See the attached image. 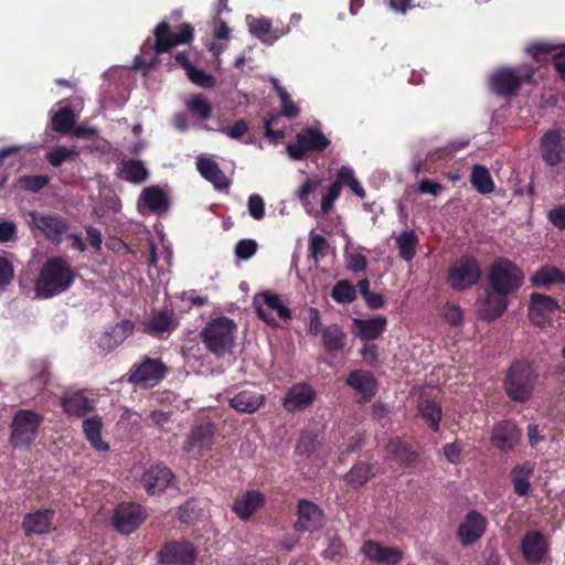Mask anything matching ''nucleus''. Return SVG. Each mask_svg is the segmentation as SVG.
Instances as JSON below:
<instances>
[{"label": "nucleus", "instance_id": "30", "mask_svg": "<svg viewBox=\"0 0 565 565\" xmlns=\"http://www.w3.org/2000/svg\"><path fill=\"white\" fill-rule=\"evenodd\" d=\"M353 333L363 342H373L380 339L387 328V318L376 316L371 319H353Z\"/></svg>", "mask_w": 565, "mask_h": 565}, {"label": "nucleus", "instance_id": "34", "mask_svg": "<svg viewBox=\"0 0 565 565\" xmlns=\"http://www.w3.org/2000/svg\"><path fill=\"white\" fill-rule=\"evenodd\" d=\"M61 405L68 416L82 417L94 408V401L82 391L66 392L61 398Z\"/></svg>", "mask_w": 565, "mask_h": 565}, {"label": "nucleus", "instance_id": "64", "mask_svg": "<svg viewBox=\"0 0 565 565\" xmlns=\"http://www.w3.org/2000/svg\"><path fill=\"white\" fill-rule=\"evenodd\" d=\"M443 317L451 327H458L462 322V310L459 306L447 303L443 310Z\"/></svg>", "mask_w": 565, "mask_h": 565}, {"label": "nucleus", "instance_id": "63", "mask_svg": "<svg viewBox=\"0 0 565 565\" xmlns=\"http://www.w3.org/2000/svg\"><path fill=\"white\" fill-rule=\"evenodd\" d=\"M546 217L554 227L565 231V204H558L548 210Z\"/></svg>", "mask_w": 565, "mask_h": 565}, {"label": "nucleus", "instance_id": "12", "mask_svg": "<svg viewBox=\"0 0 565 565\" xmlns=\"http://www.w3.org/2000/svg\"><path fill=\"white\" fill-rule=\"evenodd\" d=\"M147 513L142 505L132 502H121L114 511L113 525L121 534L135 532L146 520Z\"/></svg>", "mask_w": 565, "mask_h": 565}, {"label": "nucleus", "instance_id": "24", "mask_svg": "<svg viewBox=\"0 0 565 565\" xmlns=\"http://www.w3.org/2000/svg\"><path fill=\"white\" fill-rule=\"evenodd\" d=\"M173 481V472L162 465L150 466L141 477V483L150 495L163 492Z\"/></svg>", "mask_w": 565, "mask_h": 565}, {"label": "nucleus", "instance_id": "22", "mask_svg": "<svg viewBox=\"0 0 565 565\" xmlns=\"http://www.w3.org/2000/svg\"><path fill=\"white\" fill-rule=\"evenodd\" d=\"M489 84L498 96L513 97L520 90V76L514 67H503L490 76Z\"/></svg>", "mask_w": 565, "mask_h": 565}, {"label": "nucleus", "instance_id": "39", "mask_svg": "<svg viewBox=\"0 0 565 565\" xmlns=\"http://www.w3.org/2000/svg\"><path fill=\"white\" fill-rule=\"evenodd\" d=\"M386 449L394 460L403 467L413 466L418 458V454L399 438L391 439Z\"/></svg>", "mask_w": 565, "mask_h": 565}, {"label": "nucleus", "instance_id": "20", "mask_svg": "<svg viewBox=\"0 0 565 565\" xmlns=\"http://www.w3.org/2000/svg\"><path fill=\"white\" fill-rule=\"evenodd\" d=\"M487 525V519L478 511L471 510L458 526V539L463 546L472 545L484 534Z\"/></svg>", "mask_w": 565, "mask_h": 565}, {"label": "nucleus", "instance_id": "31", "mask_svg": "<svg viewBox=\"0 0 565 565\" xmlns=\"http://www.w3.org/2000/svg\"><path fill=\"white\" fill-rule=\"evenodd\" d=\"M541 153L544 162L550 167H556L563 161L565 149L562 145L559 130H548L541 138Z\"/></svg>", "mask_w": 565, "mask_h": 565}, {"label": "nucleus", "instance_id": "62", "mask_svg": "<svg viewBox=\"0 0 565 565\" xmlns=\"http://www.w3.org/2000/svg\"><path fill=\"white\" fill-rule=\"evenodd\" d=\"M339 183H332L321 199V212L327 215L333 209L335 200L340 196Z\"/></svg>", "mask_w": 565, "mask_h": 565}, {"label": "nucleus", "instance_id": "32", "mask_svg": "<svg viewBox=\"0 0 565 565\" xmlns=\"http://www.w3.org/2000/svg\"><path fill=\"white\" fill-rule=\"evenodd\" d=\"M264 504L265 495L259 491L249 490L234 501L232 510L241 520H248Z\"/></svg>", "mask_w": 565, "mask_h": 565}, {"label": "nucleus", "instance_id": "19", "mask_svg": "<svg viewBox=\"0 0 565 565\" xmlns=\"http://www.w3.org/2000/svg\"><path fill=\"white\" fill-rule=\"evenodd\" d=\"M522 436L521 429L512 420H500L494 424L491 434V444L504 451H511L519 444Z\"/></svg>", "mask_w": 565, "mask_h": 565}, {"label": "nucleus", "instance_id": "23", "mask_svg": "<svg viewBox=\"0 0 565 565\" xmlns=\"http://www.w3.org/2000/svg\"><path fill=\"white\" fill-rule=\"evenodd\" d=\"M361 552L372 562L383 565H397L403 561L404 552L397 547L384 546L377 541L367 540Z\"/></svg>", "mask_w": 565, "mask_h": 565}, {"label": "nucleus", "instance_id": "26", "mask_svg": "<svg viewBox=\"0 0 565 565\" xmlns=\"http://www.w3.org/2000/svg\"><path fill=\"white\" fill-rule=\"evenodd\" d=\"M508 296L488 287L486 297L479 300L478 311L482 320L491 321L501 317L508 308Z\"/></svg>", "mask_w": 565, "mask_h": 565}, {"label": "nucleus", "instance_id": "16", "mask_svg": "<svg viewBox=\"0 0 565 565\" xmlns=\"http://www.w3.org/2000/svg\"><path fill=\"white\" fill-rule=\"evenodd\" d=\"M557 310L559 305L553 297L539 292L530 296L529 319L533 324L543 327L552 320V315Z\"/></svg>", "mask_w": 565, "mask_h": 565}, {"label": "nucleus", "instance_id": "44", "mask_svg": "<svg viewBox=\"0 0 565 565\" xmlns=\"http://www.w3.org/2000/svg\"><path fill=\"white\" fill-rule=\"evenodd\" d=\"M558 45L553 44L548 41H533L527 44L526 53L540 65L543 66L553 60L555 51L558 50Z\"/></svg>", "mask_w": 565, "mask_h": 565}, {"label": "nucleus", "instance_id": "7", "mask_svg": "<svg viewBox=\"0 0 565 565\" xmlns=\"http://www.w3.org/2000/svg\"><path fill=\"white\" fill-rule=\"evenodd\" d=\"M331 141L317 127H307L296 134L295 142L286 146L287 152L292 160H303L309 152H323Z\"/></svg>", "mask_w": 565, "mask_h": 565}, {"label": "nucleus", "instance_id": "37", "mask_svg": "<svg viewBox=\"0 0 565 565\" xmlns=\"http://www.w3.org/2000/svg\"><path fill=\"white\" fill-rule=\"evenodd\" d=\"M321 341L326 352L338 353L345 347L347 333L341 326L333 323L323 328Z\"/></svg>", "mask_w": 565, "mask_h": 565}, {"label": "nucleus", "instance_id": "48", "mask_svg": "<svg viewBox=\"0 0 565 565\" xmlns=\"http://www.w3.org/2000/svg\"><path fill=\"white\" fill-rule=\"evenodd\" d=\"M141 199L145 205L153 212L168 207V198L159 186H149L142 191Z\"/></svg>", "mask_w": 565, "mask_h": 565}, {"label": "nucleus", "instance_id": "35", "mask_svg": "<svg viewBox=\"0 0 565 565\" xmlns=\"http://www.w3.org/2000/svg\"><path fill=\"white\" fill-rule=\"evenodd\" d=\"M530 282L535 288L548 290L553 286L565 285V271L554 265H543L530 277Z\"/></svg>", "mask_w": 565, "mask_h": 565}, {"label": "nucleus", "instance_id": "50", "mask_svg": "<svg viewBox=\"0 0 565 565\" xmlns=\"http://www.w3.org/2000/svg\"><path fill=\"white\" fill-rule=\"evenodd\" d=\"M172 323V316L167 311L154 312L145 326V331L149 334H159L168 331Z\"/></svg>", "mask_w": 565, "mask_h": 565}, {"label": "nucleus", "instance_id": "40", "mask_svg": "<svg viewBox=\"0 0 565 565\" xmlns=\"http://www.w3.org/2000/svg\"><path fill=\"white\" fill-rule=\"evenodd\" d=\"M375 476L374 465L364 461H358L344 475V481L352 488L356 489L364 486Z\"/></svg>", "mask_w": 565, "mask_h": 565}, {"label": "nucleus", "instance_id": "3", "mask_svg": "<svg viewBox=\"0 0 565 565\" xmlns=\"http://www.w3.org/2000/svg\"><path fill=\"white\" fill-rule=\"evenodd\" d=\"M537 374L531 363L520 360L507 371L504 390L508 397L518 403H526L533 395Z\"/></svg>", "mask_w": 565, "mask_h": 565}, {"label": "nucleus", "instance_id": "45", "mask_svg": "<svg viewBox=\"0 0 565 565\" xmlns=\"http://www.w3.org/2000/svg\"><path fill=\"white\" fill-rule=\"evenodd\" d=\"M470 183L480 194H490L494 191V181L487 167L476 164L470 174Z\"/></svg>", "mask_w": 565, "mask_h": 565}, {"label": "nucleus", "instance_id": "21", "mask_svg": "<svg viewBox=\"0 0 565 565\" xmlns=\"http://www.w3.org/2000/svg\"><path fill=\"white\" fill-rule=\"evenodd\" d=\"M297 508L298 519L295 523L297 532H313L322 526L323 511L316 503L300 499Z\"/></svg>", "mask_w": 565, "mask_h": 565}, {"label": "nucleus", "instance_id": "47", "mask_svg": "<svg viewBox=\"0 0 565 565\" xmlns=\"http://www.w3.org/2000/svg\"><path fill=\"white\" fill-rule=\"evenodd\" d=\"M186 109L200 120H209L212 117V104L202 95H192L185 102Z\"/></svg>", "mask_w": 565, "mask_h": 565}, {"label": "nucleus", "instance_id": "49", "mask_svg": "<svg viewBox=\"0 0 565 565\" xmlns=\"http://www.w3.org/2000/svg\"><path fill=\"white\" fill-rule=\"evenodd\" d=\"M75 122V115L71 107L58 109L52 117V130L60 134H67L72 130Z\"/></svg>", "mask_w": 565, "mask_h": 565}, {"label": "nucleus", "instance_id": "13", "mask_svg": "<svg viewBox=\"0 0 565 565\" xmlns=\"http://www.w3.org/2000/svg\"><path fill=\"white\" fill-rule=\"evenodd\" d=\"M161 565H194L196 550L189 541H171L166 543L157 553Z\"/></svg>", "mask_w": 565, "mask_h": 565}, {"label": "nucleus", "instance_id": "5", "mask_svg": "<svg viewBox=\"0 0 565 565\" xmlns=\"http://www.w3.org/2000/svg\"><path fill=\"white\" fill-rule=\"evenodd\" d=\"M489 287L498 294L510 296L515 294L524 282L522 269L505 257L497 258L489 268Z\"/></svg>", "mask_w": 565, "mask_h": 565}, {"label": "nucleus", "instance_id": "33", "mask_svg": "<svg viewBox=\"0 0 565 565\" xmlns=\"http://www.w3.org/2000/svg\"><path fill=\"white\" fill-rule=\"evenodd\" d=\"M521 551L527 562H542L546 553V542L543 534L539 531L526 532L521 542Z\"/></svg>", "mask_w": 565, "mask_h": 565}, {"label": "nucleus", "instance_id": "46", "mask_svg": "<svg viewBox=\"0 0 565 565\" xmlns=\"http://www.w3.org/2000/svg\"><path fill=\"white\" fill-rule=\"evenodd\" d=\"M33 374L29 385L34 394L41 393L51 380L50 365L46 361L40 360L32 364Z\"/></svg>", "mask_w": 565, "mask_h": 565}, {"label": "nucleus", "instance_id": "29", "mask_svg": "<svg viewBox=\"0 0 565 565\" xmlns=\"http://www.w3.org/2000/svg\"><path fill=\"white\" fill-rule=\"evenodd\" d=\"M134 329L135 323L132 321L127 319L121 320L99 337L97 345L103 352L109 353L131 335Z\"/></svg>", "mask_w": 565, "mask_h": 565}, {"label": "nucleus", "instance_id": "9", "mask_svg": "<svg viewBox=\"0 0 565 565\" xmlns=\"http://www.w3.org/2000/svg\"><path fill=\"white\" fill-rule=\"evenodd\" d=\"M44 418L36 412L19 409L11 424V441L14 446L29 447L38 437Z\"/></svg>", "mask_w": 565, "mask_h": 565}, {"label": "nucleus", "instance_id": "60", "mask_svg": "<svg viewBox=\"0 0 565 565\" xmlns=\"http://www.w3.org/2000/svg\"><path fill=\"white\" fill-rule=\"evenodd\" d=\"M179 520L184 524H192L199 516V512L196 510V504L193 499L185 501L179 508Z\"/></svg>", "mask_w": 565, "mask_h": 565}, {"label": "nucleus", "instance_id": "2", "mask_svg": "<svg viewBox=\"0 0 565 565\" xmlns=\"http://www.w3.org/2000/svg\"><path fill=\"white\" fill-rule=\"evenodd\" d=\"M76 273L63 257L49 258L41 267L34 284L39 298L47 299L67 291L74 284Z\"/></svg>", "mask_w": 565, "mask_h": 565}, {"label": "nucleus", "instance_id": "4", "mask_svg": "<svg viewBox=\"0 0 565 565\" xmlns=\"http://www.w3.org/2000/svg\"><path fill=\"white\" fill-rule=\"evenodd\" d=\"M236 324L227 317L212 319L200 332V338L207 351L223 356L234 347Z\"/></svg>", "mask_w": 565, "mask_h": 565}, {"label": "nucleus", "instance_id": "53", "mask_svg": "<svg viewBox=\"0 0 565 565\" xmlns=\"http://www.w3.org/2000/svg\"><path fill=\"white\" fill-rule=\"evenodd\" d=\"M329 248L330 245L326 237L313 232L310 233L309 252L310 256L315 258V260L318 262L320 258L324 257L328 254Z\"/></svg>", "mask_w": 565, "mask_h": 565}, {"label": "nucleus", "instance_id": "15", "mask_svg": "<svg viewBox=\"0 0 565 565\" xmlns=\"http://www.w3.org/2000/svg\"><path fill=\"white\" fill-rule=\"evenodd\" d=\"M246 23L249 33L266 45L274 44L281 36L290 32V24L274 26L271 21L266 17L256 18L247 15Z\"/></svg>", "mask_w": 565, "mask_h": 565}, {"label": "nucleus", "instance_id": "41", "mask_svg": "<svg viewBox=\"0 0 565 565\" xmlns=\"http://www.w3.org/2000/svg\"><path fill=\"white\" fill-rule=\"evenodd\" d=\"M418 242V236L414 230L402 231L397 236H395L399 257L405 262H412L416 255Z\"/></svg>", "mask_w": 565, "mask_h": 565}, {"label": "nucleus", "instance_id": "6", "mask_svg": "<svg viewBox=\"0 0 565 565\" xmlns=\"http://www.w3.org/2000/svg\"><path fill=\"white\" fill-rule=\"evenodd\" d=\"M482 276L480 263L473 255H462L450 266L447 282L455 291H465L479 284Z\"/></svg>", "mask_w": 565, "mask_h": 565}, {"label": "nucleus", "instance_id": "1", "mask_svg": "<svg viewBox=\"0 0 565 565\" xmlns=\"http://www.w3.org/2000/svg\"><path fill=\"white\" fill-rule=\"evenodd\" d=\"M154 39H148L141 46V52L135 57L134 68L149 71L159 64L158 55L169 52L179 44H189L194 38V29L190 23L180 25L178 32H172L168 22L162 21L153 30Z\"/></svg>", "mask_w": 565, "mask_h": 565}, {"label": "nucleus", "instance_id": "51", "mask_svg": "<svg viewBox=\"0 0 565 565\" xmlns=\"http://www.w3.org/2000/svg\"><path fill=\"white\" fill-rule=\"evenodd\" d=\"M331 297L338 303H351L356 298V288L349 280H340L333 286Z\"/></svg>", "mask_w": 565, "mask_h": 565}, {"label": "nucleus", "instance_id": "57", "mask_svg": "<svg viewBox=\"0 0 565 565\" xmlns=\"http://www.w3.org/2000/svg\"><path fill=\"white\" fill-rule=\"evenodd\" d=\"M318 441L315 434L306 431L302 433L297 446L296 452L300 456L309 457L317 450Z\"/></svg>", "mask_w": 565, "mask_h": 565}, {"label": "nucleus", "instance_id": "42", "mask_svg": "<svg viewBox=\"0 0 565 565\" xmlns=\"http://www.w3.org/2000/svg\"><path fill=\"white\" fill-rule=\"evenodd\" d=\"M102 427L103 423L98 416L87 418L83 422V431L92 447L98 451H106L108 450L109 446L107 443L102 440Z\"/></svg>", "mask_w": 565, "mask_h": 565}, {"label": "nucleus", "instance_id": "25", "mask_svg": "<svg viewBox=\"0 0 565 565\" xmlns=\"http://www.w3.org/2000/svg\"><path fill=\"white\" fill-rule=\"evenodd\" d=\"M345 384L361 395L359 403L370 402L377 390L375 376L364 370L351 371L347 376Z\"/></svg>", "mask_w": 565, "mask_h": 565}, {"label": "nucleus", "instance_id": "38", "mask_svg": "<svg viewBox=\"0 0 565 565\" xmlns=\"http://www.w3.org/2000/svg\"><path fill=\"white\" fill-rule=\"evenodd\" d=\"M418 411L431 430L438 431L443 416L440 404L428 396L422 395L418 402Z\"/></svg>", "mask_w": 565, "mask_h": 565}, {"label": "nucleus", "instance_id": "55", "mask_svg": "<svg viewBox=\"0 0 565 565\" xmlns=\"http://www.w3.org/2000/svg\"><path fill=\"white\" fill-rule=\"evenodd\" d=\"M186 76L193 84L203 88H213L216 85V79L213 75L196 68L194 65L186 72Z\"/></svg>", "mask_w": 565, "mask_h": 565}, {"label": "nucleus", "instance_id": "56", "mask_svg": "<svg viewBox=\"0 0 565 565\" xmlns=\"http://www.w3.org/2000/svg\"><path fill=\"white\" fill-rule=\"evenodd\" d=\"M77 153L73 149H68L66 147L60 146L53 148L45 156L47 162L53 167H61L63 162L75 157Z\"/></svg>", "mask_w": 565, "mask_h": 565}, {"label": "nucleus", "instance_id": "27", "mask_svg": "<svg viewBox=\"0 0 565 565\" xmlns=\"http://www.w3.org/2000/svg\"><path fill=\"white\" fill-rule=\"evenodd\" d=\"M265 403V395L255 386L246 387L237 392L228 399L230 406L238 413L253 414Z\"/></svg>", "mask_w": 565, "mask_h": 565}, {"label": "nucleus", "instance_id": "52", "mask_svg": "<svg viewBox=\"0 0 565 565\" xmlns=\"http://www.w3.org/2000/svg\"><path fill=\"white\" fill-rule=\"evenodd\" d=\"M50 183V177L44 174H35V175H21L17 180V186L31 192L39 193L42 189H44Z\"/></svg>", "mask_w": 565, "mask_h": 565}, {"label": "nucleus", "instance_id": "43", "mask_svg": "<svg viewBox=\"0 0 565 565\" xmlns=\"http://www.w3.org/2000/svg\"><path fill=\"white\" fill-rule=\"evenodd\" d=\"M149 177V171L140 160L128 159L121 162L120 178L130 183H142Z\"/></svg>", "mask_w": 565, "mask_h": 565}, {"label": "nucleus", "instance_id": "61", "mask_svg": "<svg viewBox=\"0 0 565 565\" xmlns=\"http://www.w3.org/2000/svg\"><path fill=\"white\" fill-rule=\"evenodd\" d=\"M247 209L249 215L256 220L260 221L265 216V202L264 199L259 194H252L247 201Z\"/></svg>", "mask_w": 565, "mask_h": 565}, {"label": "nucleus", "instance_id": "59", "mask_svg": "<svg viewBox=\"0 0 565 565\" xmlns=\"http://www.w3.org/2000/svg\"><path fill=\"white\" fill-rule=\"evenodd\" d=\"M257 248L256 241L244 238L236 243L235 255L238 259L247 260L256 254Z\"/></svg>", "mask_w": 565, "mask_h": 565}, {"label": "nucleus", "instance_id": "18", "mask_svg": "<svg viewBox=\"0 0 565 565\" xmlns=\"http://www.w3.org/2000/svg\"><path fill=\"white\" fill-rule=\"evenodd\" d=\"M316 395L315 388L307 382L296 383L286 392L282 407L288 413L303 411L312 405Z\"/></svg>", "mask_w": 565, "mask_h": 565}, {"label": "nucleus", "instance_id": "58", "mask_svg": "<svg viewBox=\"0 0 565 565\" xmlns=\"http://www.w3.org/2000/svg\"><path fill=\"white\" fill-rule=\"evenodd\" d=\"M14 279V267L12 262L0 254V291L6 290Z\"/></svg>", "mask_w": 565, "mask_h": 565}, {"label": "nucleus", "instance_id": "54", "mask_svg": "<svg viewBox=\"0 0 565 565\" xmlns=\"http://www.w3.org/2000/svg\"><path fill=\"white\" fill-rule=\"evenodd\" d=\"M320 180L319 179H307V181L299 188L297 192V196L306 211L308 213H311L312 210V203L309 200V195L313 193L319 186H320Z\"/></svg>", "mask_w": 565, "mask_h": 565}, {"label": "nucleus", "instance_id": "10", "mask_svg": "<svg viewBox=\"0 0 565 565\" xmlns=\"http://www.w3.org/2000/svg\"><path fill=\"white\" fill-rule=\"evenodd\" d=\"M29 224L39 230L43 236L54 245H60L63 235L68 231L70 223L66 218L57 214H42L38 211H30Z\"/></svg>", "mask_w": 565, "mask_h": 565}, {"label": "nucleus", "instance_id": "28", "mask_svg": "<svg viewBox=\"0 0 565 565\" xmlns=\"http://www.w3.org/2000/svg\"><path fill=\"white\" fill-rule=\"evenodd\" d=\"M214 436L215 429L212 423L196 425L191 429L184 443V450L190 452L198 449L199 454L202 456L204 451L212 448L214 444Z\"/></svg>", "mask_w": 565, "mask_h": 565}, {"label": "nucleus", "instance_id": "8", "mask_svg": "<svg viewBox=\"0 0 565 565\" xmlns=\"http://www.w3.org/2000/svg\"><path fill=\"white\" fill-rule=\"evenodd\" d=\"M271 84L274 90L278 95L280 99V113H269L267 117L264 119V135L270 139L274 143L282 140L285 138L284 129H273V125L279 119L282 115L289 119H294L299 116L300 108L292 102L287 89L279 84L277 78H271Z\"/></svg>", "mask_w": 565, "mask_h": 565}, {"label": "nucleus", "instance_id": "17", "mask_svg": "<svg viewBox=\"0 0 565 565\" xmlns=\"http://www.w3.org/2000/svg\"><path fill=\"white\" fill-rule=\"evenodd\" d=\"M259 298L263 299L264 303L269 309L276 311L278 317L281 320L287 321V320L291 319V317H292L291 310L281 302L280 296L277 295V294H274L271 291L266 290V291L259 292L255 297V300H254L255 309H256V315L266 324L276 327L277 322H276L275 318L269 312H267L262 306L258 305V299Z\"/></svg>", "mask_w": 565, "mask_h": 565}, {"label": "nucleus", "instance_id": "36", "mask_svg": "<svg viewBox=\"0 0 565 565\" xmlns=\"http://www.w3.org/2000/svg\"><path fill=\"white\" fill-rule=\"evenodd\" d=\"M535 463L526 460L511 469L510 478L514 492L519 497H526L531 491V477L534 473Z\"/></svg>", "mask_w": 565, "mask_h": 565}, {"label": "nucleus", "instance_id": "11", "mask_svg": "<svg viewBox=\"0 0 565 565\" xmlns=\"http://www.w3.org/2000/svg\"><path fill=\"white\" fill-rule=\"evenodd\" d=\"M167 372L168 367L159 359L145 358L130 369L128 381L142 388L153 387L164 379Z\"/></svg>", "mask_w": 565, "mask_h": 565}, {"label": "nucleus", "instance_id": "14", "mask_svg": "<svg viewBox=\"0 0 565 565\" xmlns=\"http://www.w3.org/2000/svg\"><path fill=\"white\" fill-rule=\"evenodd\" d=\"M56 512L51 508L39 509L34 512L26 513L21 523V529L25 537L34 535L49 534L55 530L53 521Z\"/></svg>", "mask_w": 565, "mask_h": 565}]
</instances>
